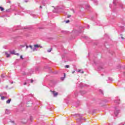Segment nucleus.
I'll use <instances>...</instances> for the list:
<instances>
[{"label": "nucleus", "mask_w": 125, "mask_h": 125, "mask_svg": "<svg viewBox=\"0 0 125 125\" xmlns=\"http://www.w3.org/2000/svg\"><path fill=\"white\" fill-rule=\"evenodd\" d=\"M0 10H1V11H3V10H4V8L1 6H0Z\"/></svg>", "instance_id": "0eeeda50"}, {"label": "nucleus", "mask_w": 125, "mask_h": 125, "mask_svg": "<svg viewBox=\"0 0 125 125\" xmlns=\"http://www.w3.org/2000/svg\"><path fill=\"white\" fill-rule=\"evenodd\" d=\"M65 76V74H64V76Z\"/></svg>", "instance_id": "bb28decb"}, {"label": "nucleus", "mask_w": 125, "mask_h": 125, "mask_svg": "<svg viewBox=\"0 0 125 125\" xmlns=\"http://www.w3.org/2000/svg\"><path fill=\"white\" fill-rule=\"evenodd\" d=\"M10 102H11V99H9L8 100L6 101V103H7V104H9Z\"/></svg>", "instance_id": "423d86ee"}, {"label": "nucleus", "mask_w": 125, "mask_h": 125, "mask_svg": "<svg viewBox=\"0 0 125 125\" xmlns=\"http://www.w3.org/2000/svg\"><path fill=\"white\" fill-rule=\"evenodd\" d=\"M42 5H41V6H40V9H42Z\"/></svg>", "instance_id": "f3484780"}, {"label": "nucleus", "mask_w": 125, "mask_h": 125, "mask_svg": "<svg viewBox=\"0 0 125 125\" xmlns=\"http://www.w3.org/2000/svg\"><path fill=\"white\" fill-rule=\"evenodd\" d=\"M20 58H21V59H23V56H21Z\"/></svg>", "instance_id": "6ab92c4d"}, {"label": "nucleus", "mask_w": 125, "mask_h": 125, "mask_svg": "<svg viewBox=\"0 0 125 125\" xmlns=\"http://www.w3.org/2000/svg\"><path fill=\"white\" fill-rule=\"evenodd\" d=\"M35 48H39V47H40V48H42V46L39 45V44H35L33 46Z\"/></svg>", "instance_id": "7ed1b4c3"}, {"label": "nucleus", "mask_w": 125, "mask_h": 125, "mask_svg": "<svg viewBox=\"0 0 125 125\" xmlns=\"http://www.w3.org/2000/svg\"><path fill=\"white\" fill-rule=\"evenodd\" d=\"M28 47H29V46H26V48H28Z\"/></svg>", "instance_id": "b1692460"}, {"label": "nucleus", "mask_w": 125, "mask_h": 125, "mask_svg": "<svg viewBox=\"0 0 125 125\" xmlns=\"http://www.w3.org/2000/svg\"><path fill=\"white\" fill-rule=\"evenodd\" d=\"M50 92H52V93H53L54 97H56V96H57V95H58V93L57 92H55V91H50Z\"/></svg>", "instance_id": "f257e3e1"}, {"label": "nucleus", "mask_w": 125, "mask_h": 125, "mask_svg": "<svg viewBox=\"0 0 125 125\" xmlns=\"http://www.w3.org/2000/svg\"><path fill=\"white\" fill-rule=\"evenodd\" d=\"M16 55H17L18 56H19V54L17 53V54H16Z\"/></svg>", "instance_id": "4be33fe9"}, {"label": "nucleus", "mask_w": 125, "mask_h": 125, "mask_svg": "<svg viewBox=\"0 0 125 125\" xmlns=\"http://www.w3.org/2000/svg\"><path fill=\"white\" fill-rule=\"evenodd\" d=\"M5 98H6V97L2 96L1 97V100H4Z\"/></svg>", "instance_id": "9b49d317"}, {"label": "nucleus", "mask_w": 125, "mask_h": 125, "mask_svg": "<svg viewBox=\"0 0 125 125\" xmlns=\"http://www.w3.org/2000/svg\"><path fill=\"white\" fill-rule=\"evenodd\" d=\"M121 39H122L123 40H125V37H124L123 36H122Z\"/></svg>", "instance_id": "4468645a"}, {"label": "nucleus", "mask_w": 125, "mask_h": 125, "mask_svg": "<svg viewBox=\"0 0 125 125\" xmlns=\"http://www.w3.org/2000/svg\"><path fill=\"white\" fill-rule=\"evenodd\" d=\"M100 92H102V93H103V92L102 91V90H100Z\"/></svg>", "instance_id": "412c9836"}, {"label": "nucleus", "mask_w": 125, "mask_h": 125, "mask_svg": "<svg viewBox=\"0 0 125 125\" xmlns=\"http://www.w3.org/2000/svg\"><path fill=\"white\" fill-rule=\"evenodd\" d=\"M29 47H30L31 49L32 50V51H37V49L35 47H33V46L30 45L29 46Z\"/></svg>", "instance_id": "f03ea898"}, {"label": "nucleus", "mask_w": 125, "mask_h": 125, "mask_svg": "<svg viewBox=\"0 0 125 125\" xmlns=\"http://www.w3.org/2000/svg\"><path fill=\"white\" fill-rule=\"evenodd\" d=\"M70 66L69 65H65V68H69Z\"/></svg>", "instance_id": "ddd939ff"}, {"label": "nucleus", "mask_w": 125, "mask_h": 125, "mask_svg": "<svg viewBox=\"0 0 125 125\" xmlns=\"http://www.w3.org/2000/svg\"><path fill=\"white\" fill-rule=\"evenodd\" d=\"M5 54L6 55V57H7V58L10 57V54H7V53H5Z\"/></svg>", "instance_id": "6e6552de"}, {"label": "nucleus", "mask_w": 125, "mask_h": 125, "mask_svg": "<svg viewBox=\"0 0 125 125\" xmlns=\"http://www.w3.org/2000/svg\"><path fill=\"white\" fill-rule=\"evenodd\" d=\"M27 107H31V106H32V104H29V103H27Z\"/></svg>", "instance_id": "1a4fd4ad"}, {"label": "nucleus", "mask_w": 125, "mask_h": 125, "mask_svg": "<svg viewBox=\"0 0 125 125\" xmlns=\"http://www.w3.org/2000/svg\"><path fill=\"white\" fill-rule=\"evenodd\" d=\"M24 85H26V84H27V83L25 82L24 83H23Z\"/></svg>", "instance_id": "aec40b11"}, {"label": "nucleus", "mask_w": 125, "mask_h": 125, "mask_svg": "<svg viewBox=\"0 0 125 125\" xmlns=\"http://www.w3.org/2000/svg\"><path fill=\"white\" fill-rule=\"evenodd\" d=\"M51 50H52V48H51L47 50V52H51Z\"/></svg>", "instance_id": "9d476101"}, {"label": "nucleus", "mask_w": 125, "mask_h": 125, "mask_svg": "<svg viewBox=\"0 0 125 125\" xmlns=\"http://www.w3.org/2000/svg\"><path fill=\"white\" fill-rule=\"evenodd\" d=\"M31 83H34V80H31Z\"/></svg>", "instance_id": "dca6fc26"}, {"label": "nucleus", "mask_w": 125, "mask_h": 125, "mask_svg": "<svg viewBox=\"0 0 125 125\" xmlns=\"http://www.w3.org/2000/svg\"><path fill=\"white\" fill-rule=\"evenodd\" d=\"M70 17H71V16H68V18H70Z\"/></svg>", "instance_id": "5701e85b"}, {"label": "nucleus", "mask_w": 125, "mask_h": 125, "mask_svg": "<svg viewBox=\"0 0 125 125\" xmlns=\"http://www.w3.org/2000/svg\"><path fill=\"white\" fill-rule=\"evenodd\" d=\"M78 72H81V70H79Z\"/></svg>", "instance_id": "393cba45"}, {"label": "nucleus", "mask_w": 125, "mask_h": 125, "mask_svg": "<svg viewBox=\"0 0 125 125\" xmlns=\"http://www.w3.org/2000/svg\"><path fill=\"white\" fill-rule=\"evenodd\" d=\"M11 54H15V52L14 51H13L12 52H10Z\"/></svg>", "instance_id": "f8f14e48"}, {"label": "nucleus", "mask_w": 125, "mask_h": 125, "mask_svg": "<svg viewBox=\"0 0 125 125\" xmlns=\"http://www.w3.org/2000/svg\"><path fill=\"white\" fill-rule=\"evenodd\" d=\"M21 122L23 123V124H26V123H27V120L26 119H22L21 120Z\"/></svg>", "instance_id": "39448f33"}, {"label": "nucleus", "mask_w": 125, "mask_h": 125, "mask_svg": "<svg viewBox=\"0 0 125 125\" xmlns=\"http://www.w3.org/2000/svg\"><path fill=\"white\" fill-rule=\"evenodd\" d=\"M75 70L72 72V74H75Z\"/></svg>", "instance_id": "a211bd4d"}, {"label": "nucleus", "mask_w": 125, "mask_h": 125, "mask_svg": "<svg viewBox=\"0 0 125 125\" xmlns=\"http://www.w3.org/2000/svg\"><path fill=\"white\" fill-rule=\"evenodd\" d=\"M82 73H83V71H82Z\"/></svg>", "instance_id": "a878e982"}, {"label": "nucleus", "mask_w": 125, "mask_h": 125, "mask_svg": "<svg viewBox=\"0 0 125 125\" xmlns=\"http://www.w3.org/2000/svg\"><path fill=\"white\" fill-rule=\"evenodd\" d=\"M10 113V112H9V110H8V109L5 110V114H6V115H8V114Z\"/></svg>", "instance_id": "20e7f679"}, {"label": "nucleus", "mask_w": 125, "mask_h": 125, "mask_svg": "<svg viewBox=\"0 0 125 125\" xmlns=\"http://www.w3.org/2000/svg\"><path fill=\"white\" fill-rule=\"evenodd\" d=\"M70 22V21L68 20L66 21V23H69Z\"/></svg>", "instance_id": "2eb2a0df"}]
</instances>
